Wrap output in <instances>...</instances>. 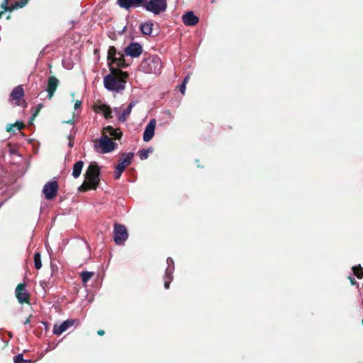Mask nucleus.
<instances>
[{
  "label": "nucleus",
  "instance_id": "nucleus-1",
  "mask_svg": "<svg viewBox=\"0 0 363 363\" xmlns=\"http://www.w3.org/2000/svg\"><path fill=\"white\" fill-rule=\"evenodd\" d=\"M128 74L118 69H112L111 74L104 78V84L108 91L119 92L125 88Z\"/></svg>",
  "mask_w": 363,
  "mask_h": 363
},
{
  "label": "nucleus",
  "instance_id": "nucleus-2",
  "mask_svg": "<svg viewBox=\"0 0 363 363\" xmlns=\"http://www.w3.org/2000/svg\"><path fill=\"white\" fill-rule=\"evenodd\" d=\"M100 169L97 164H91L88 167L83 184L79 187V191H85L89 189H96L99 182Z\"/></svg>",
  "mask_w": 363,
  "mask_h": 363
},
{
  "label": "nucleus",
  "instance_id": "nucleus-3",
  "mask_svg": "<svg viewBox=\"0 0 363 363\" xmlns=\"http://www.w3.org/2000/svg\"><path fill=\"white\" fill-rule=\"evenodd\" d=\"M140 68L145 73L157 74L161 71L162 62L157 56H150L143 60Z\"/></svg>",
  "mask_w": 363,
  "mask_h": 363
},
{
  "label": "nucleus",
  "instance_id": "nucleus-4",
  "mask_svg": "<svg viewBox=\"0 0 363 363\" xmlns=\"http://www.w3.org/2000/svg\"><path fill=\"white\" fill-rule=\"evenodd\" d=\"M117 146V144L113 143L110 138L106 135H101V137L94 142V148L96 152L101 154L108 153L113 151Z\"/></svg>",
  "mask_w": 363,
  "mask_h": 363
},
{
  "label": "nucleus",
  "instance_id": "nucleus-5",
  "mask_svg": "<svg viewBox=\"0 0 363 363\" xmlns=\"http://www.w3.org/2000/svg\"><path fill=\"white\" fill-rule=\"evenodd\" d=\"M25 93L22 85H18L12 90L9 95V101L13 106H21L23 108L27 107V102L24 99Z\"/></svg>",
  "mask_w": 363,
  "mask_h": 363
},
{
  "label": "nucleus",
  "instance_id": "nucleus-6",
  "mask_svg": "<svg viewBox=\"0 0 363 363\" xmlns=\"http://www.w3.org/2000/svg\"><path fill=\"white\" fill-rule=\"evenodd\" d=\"M145 10L155 15H159L166 11L167 0H148L143 5Z\"/></svg>",
  "mask_w": 363,
  "mask_h": 363
},
{
  "label": "nucleus",
  "instance_id": "nucleus-7",
  "mask_svg": "<svg viewBox=\"0 0 363 363\" xmlns=\"http://www.w3.org/2000/svg\"><path fill=\"white\" fill-rule=\"evenodd\" d=\"M133 157V153L128 152L122 155V158L120 160L118 164L116 167L114 172V178L118 179L125 168L131 164L132 159Z\"/></svg>",
  "mask_w": 363,
  "mask_h": 363
},
{
  "label": "nucleus",
  "instance_id": "nucleus-8",
  "mask_svg": "<svg viewBox=\"0 0 363 363\" xmlns=\"http://www.w3.org/2000/svg\"><path fill=\"white\" fill-rule=\"evenodd\" d=\"M128 234L124 225H115L114 241L117 245H122L128 239Z\"/></svg>",
  "mask_w": 363,
  "mask_h": 363
},
{
  "label": "nucleus",
  "instance_id": "nucleus-9",
  "mask_svg": "<svg viewBox=\"0 0 363 363\" xmlns=\"http://www.w3.org/2000/svg\"><path fill=\"white\" fill-rule=\"evenodd\" d=\"M15 294L20 303H29L30 295L26 289V284L24 283L17 285Z\"/></svg>",
  "mask_w": 363,
  "mask_h": 363
},
{
  "label": "nucleus",
  "instance_id": "nucleus-10",
  "mask_svg": "<svg viewBox=\"0 0 363 363\" xmlns=\"http://www.w3.org/2000/svg\"><path fill=\"white\" fill-rule=\"evenodd\" d=\"M95 111L99 113H101L106 118H113V112L118 116L120 114L119 108H115L113 111L111 110L109 106L106 104H101L95 108Z\"/></svg>",
  "mask_w": 363,
  "mask_h": 363
},
{
  "label": "nucleus",
  "instance_id": "nucleus-11",
  "mask_svg": "<svg viewBox=\"0 0 363 363\" xmlns=\"http://www.w3.org/2000/svg\"><path fill=\"white\" fill-rule=\"evenodd\" d=\"M108 59L112 62H116L118 66H123L124 64L123 54L117 52L114 47H110L108 50Z\"/></svg>",
  "mask_w": 363,
  "mask_h": 363
},
{
  "label": "nucleus",
  "instance_id": "nucleus-12",
  "mask_svg": "<svg viewBox=\"0 0 363 363\" xmlns=\"http://www.w3.org/2000/svg\"><path fill=\"white\" fill-rule=\"evenodd\" d=\"M77 320L75 319H68L62 322L60 325L55 324L53 327V333L57 335H61L62 333L67 330L69 328L74 326Z\"/></svg>",
  "mask_w": 363,
  "mask_h": 363
},
{
  "label": "nucleus",
  "instance_id": "nucleus-13",
  "mask_svg": "<svg viewBox=\"0 0 363 363\" xmlns=\"http://www.w3.org/2000/svg\"><path fill=\"white\" fill-rule=\"evenodd\" d=\"M60 81L54 76L49 77L47 82V99H51L59 86Z\"/></svg>",
  "mask_w": 363,
  "mask_h": 363
},
{
  "label": "nucleus",
  "instance_id": "nucleus-14",
  "mask_svg": "<svg viewBox=\"0 0 363 363\" xmlns=\"http://www.w3.org/2000/svg\"><path fill=\"white\" fill-rule=\"evenodd\" d=\"M59 190L58 182L56 179L47 182V200H52L56 197Z\"/></svg>",
  "mask_w": 363,
  "mask_h": 363
},
{
  "label": "nucleus",
  "instance_id": "nucleus-15",
  "mask_svg": "<svg viewBox=\"0 0 363 363\" xmlns=\"http://www.w3.org/2000/svg\"><path fill=\"white\" fill-rule=\"evenodd\" d=\"M155 128L156 120L151 119L146 125L143 133V139L145 142H149L150 140H152L155 135Z\"/></svg>",
  "mask_w": 363,
  "mask_h": 363
},
{
  "label": "nucleus",
  "instance_id": "nucleus-16",
  "mask_svg": "<svg viewBox=\"0 0 363 363\" xmlns=\"http://www.w3.org/2000/svg\"><path fill=\"white\" fill-rule=\"evenodd\" d=\"M143 51V48L139 43H132L125 48V53L132 57H138Z\"/></svg>",
  "mask_w": 363,
  "mask_h": 363
},
{
  "label": "nucleus",
  "instance_id": "nucleus-17",
  "mask_svg": "<svg viewBox=\"0 0 363 363\" xmlns=\"http://www.w3.org/2000/svg\"><path fill=\"white\" fill-rule=\"evenodd\" d=\"M182 20L186 26H193L198 23L199 18L196 16L193 11H187L182 16Z\"/></svg>",
  "mask_w": 363,
  "mask_h": 363
},
{
  "label": "nucleus",
  "instance_id": "nucleus-18",
  "mask_svg": "<svg viewBox=\"0 0 363 363\" xmlns=\"http://www.w3.org/2000/svg\"><path fill=\"white\" fill-rule=\"evenodd\" d=\"M145 0H118V5L123 9H129L130 7L140 6Z\"/></svg>",
  "mask_w": 363,
  "mask_h": 363
},
{
  "label": "nucleus",
  "instance_id": "nucleus-19",
  "mask_svg": "<svg viewBox=\"0 0 363 363\" xmlns=\"http://www.w3.org/2000/svg\"><path fill=\"white\" fill-rule=\"evenodd\" d=\"M102 135H106L107 138L113 137L114 138H120L122 135V133L118 129H114L108 125L103 128Z\"/></svg>",
  "mask_w": 363,
  "mask_h": 363
},
{
  "label": "nucleus",
  "instance_id": "nucleus-20",
  "mask_svg": "<svg viewBox=\"0 0 363 363\" xmlns=\"http://www.w3.org/2000/svg\"><path fill=\"white\" fill-rule=\"evenodd\" d=\"M25 124L22 121H16L13 124H9L6 126V131L9 133L12 132L13 133H16V130H21L25 128Z\"/></svg>",
  "mask_w": 363,
  "mask_h": 363
},
{
  "label": "nucleus",
  "instance_id": "nucleus-21",
  "mask_svg": "<svg viewBox=\"0 0 363 363\" xmlns=\"http://www.w3.org/2000/svg\"><path fill=\"white\" fill-rule=\"evenodd\" d=\"M83 167L84 162L82 161H78L74 164L72 169V176L74 178H78L80 176Z\"/></svg>",
  "mask_w": 363,
  "mask_h": 363
},
{
  "label": "nucleus",
  "instance_id": "nucleus-22",
  "mask_svg": "<svg viewBox=\"0 0 363 363\" xmlns=\"http://www.w3.org/2000/svg\"><path fill=\"white\" fill-rule=\"evenodd\" d=\"M135 106L134 103H130L128 106L118 116V120L121 122L125 121L127 117L130 114L132 108Z\"/></svg>",
  "mask_w": 363,
  "mask_h": 363
},
{
  "label": "nucleus",
  "instance_id": "nucleus-23",
  "mask_svg": "<svg viewBox=\"0 0 363 363\" xmlns=\"http://www.w3.org/2000/svg\"><path fill=\"white\" fill-rule=\"evenodd\" d=\"M23 2H24L23 1H21V4H19L18 2H16V3L15 4V5H14V6H12L11 7H9V6H8L9 0H4L3 3L1 4V9H3L5 11H13L14 9L18 8V6H20V7L23 6H24V5L23 4Z\"/></svg>",
  "mask_w": 363,
  "mask_h": 363
},
{
  "label": "nucleus",
  "instance_id": "nucleus-24",
  "mask_svg": "<svg viewBox=\"0 0 363 363\" xmlns=\"http://www.w3.org/2000/svg\"><path fill=\"white\" fill-rule=\"evenodd\" d=\"M153 23L151 22H146L140 26V30L145 35H150L152 32Z\"/></svg>",
  "mask_w": 363,
  "mask_h": 363
},
{
  "label": "nucleus",
  "instance_id": "nucleus-25",
  "mask_svg": "<svg viewBox=\"0 0 363 363\" xmlns=\"http://www.w3.org/2000/svg\"><path fill=\"white\" fill-rule=\"evenodd\" d=\"M167 267L166 269V277L170 276L173 274L174 271V263L173 259L171 257H168L167 259Z\"/></svg>",
  "mask_w": 363,
  "mask_h": 363
},
{
  "label": "nucleus",
  "instance_id": "nucleus-26",
  "mask_svg": "<svg viewBox=\"0 0 363 363\" xmlns=\"http://www.w3.org/2000/svg\"><path fill=\"white\" fill-rule=\"evenodd\" d=\"M152 151H153L152 148H147V149H143V150H140L138 154H139V157H140V160H146L148 157L149 154L152 152Z\"/></svg>",
  "mask_w": 363,
  "mask_h": 363
},
{
  "label": "nucleus",
  "instance_id": "nucleus-27",
  "mask_svg": "<svg viewBox=\"0 0 363 363\" xmlns=\"http://www.w3.org/2000/svg\"><path fill=\"white\" fill-rule=\"evenodd\" d=\"M352 271L354 274L358 278L362 279L363 278V269L361 267V266L359 264L357 266H354L352 267Z\"/></svg>",
  "mask_w": 363,
  "mask_h": 363
},
{
  "label": "nucleus",
  "instance_id": "nucleus-28",
  "mask_svg": "<svg viewBox=\"0 0 363 363\" xmlns=\"http://www.w3.org/2000/svg\"><path fill=\"white\" fill-rule=\"evenodd\" d=\"M34 264L35 267L37 269H39L42 267V262H41V256L40 252H36L34 255Z\"/></svg>",
  "mask_w": 363,
  "mask_h": 363
},
{
  "label": "nucleus",
  "instance_id": "nucleus-29",
  "mask_svg": "<svg viewBox=\"0 0 363 363\" xmlns=\"http://www.w3.org/2000/svg\"><path fill=\"white\" fill-rule=\"evenodd\" d=\"M94 273L90 272H84L81 274L82 280L84 284H86L88 281L93 277Z\"/></svg>",
  "mask_w": 363,
  "mask_h": 363
},
{
  "label": "nucleus",
  "instance_id": "nucleus-30",
  "mask_svg": "<svg viewBox=\"0 0 363 363\" xmlns=\"http://www.w3.org/2000/svg\"><path fill=\"white\" fill-rule=\"evenodd\" d=\"M15 363H30V360L24 359L22 354H19L14 357Z\"/></svg>",
  "mask_w": 363,
  "mask_h": 363
},
{
  "label": "nucleus",
  "instance_id": "nucleus-31",
  "mask_svg": "<svg viewBox=\"0 0 363 363\" xmlns=\"http://www.w3.org/2000/svg\"><path fill=\"white\" fill-rule=\"evenodd\" d=\"M164 288L166 289H168L169 288V284L171 281L173 280V274L166 277V274L164 275Z\"/></svg>",
  "mask_w": 363,
  "mask_h": 363
},
{
  "label": "nucleus",
  "instance_id": "nucleus-32",
  "mask_svg": "<svg viewBox=\"0 0 363 363\" xmlns=\"http://www.w3.org/2000/svg\"><path fill=\"white\" fill-rule=\"evenodd\" d=\"M43 108V104H40L37 106V107L35 108V110L34 111L33 115H32V118L33 119L38 114V113L40 112V111Z\"/></svg>",
  "mask_w": 363,
  "mask_h": 363
},
{
  "label": "nucleus",
  "instance_id": "nucleus-33",
  "mask_svg": "<svg viewBox=\"0 0 363 363\" xmlns=\"http://www.w3.org/2000/svg\"><path fill=\"white\" fill-rule=\"evenodd\" d=\"M50 268L52 271V275H54L58 270L57 264L52 260L50 261Z\"/></svg>",
  "mask_w": 363,
  "mask_h": 363
},
{
  "label": "nucleus",
  "instance_id": "nucleus-34",
  "mask_svg": "<svg viewBox=\"0 0 363 363\" xmlns=\"http://www.w3.org/2000/svg\"><path fill=\"white\" fill-rule=\"evenodd\" d=\"M8 147H9V152L11 155H16L17 154V149H16V147H13L11 144H8Z\"/></svg>",
  "mask_w": 363,
  "mask_h": 363
},
{
  "label": "nucleus",
  "instance_id": "nucleus-35",
  "mask_svg": "<svg viewBox=\"0 0 363 363\" xmlns=\"http://www.w3.org/2000/svg\"><path fill=\"white\" fill-rule=\"evenodd\" d=\"M68 139H69V143H68V146L69 147H72L73 145H74V143H73V140H74V136L72 135H69L67 136Z\"/></svg>",
  "mask_w": 363,
  "mask_h": 363
},
{
  "label": "nucleus",
  "instance_id": "nucleus-36",
  "mask_svg": "<svg viewBox=\"0 0 363 363\" xmlns=\"http://www.w3.org/2000/svg\"><path fill=\"white\" fill-rule=\"evenodd\" d=\"M179 90H180V92L182 94H185V91H186V84H182L180 85V88H179Z\"/></svg>",
  "mask_w": 363,
  "mask_h": 363
},
{
  "label": "nucleus",
  "instance_id": "nucleus-37",
  "mask_svg": "<svg viewBox=\"0 0 363 363\" xmlns=\"http://www.w3.org/2000/svg\"><path fill=\"white\" fill-rule=\"evenodd\" d=\"M81 104H82V101H79V100H77L74 103V109H78L80 108L81 106Z\"/></svg>",
  "mask_w": 363,
  "mask_h": 363
},
{
  "label": "nucleus",
  "instance_id": "nucleus-38",
  "mask_svg": "<svg viewBox=\"0 0 363 363\" xmlns=\"http://www.w3.org/2000/svg\"><path fill=\"white\" fill-rule=\"evenodd\" d=\"M348 279H350L352 285H356L357 286H359L357 282L355 281V279L354 278H352V277H349Z\"/></svg>",
  "mask_w": 363,
  "mask_h": 363
},
{
  "label": "nucleus",
  "instance_id": "nucleus-39",
  "mask_svg": "<svg viewBox=\"0 0 363 363\" xmlns=\"http://www.w3.org/2000/svg\"><path fill=\"white\" fill-rule=\"evenodd\" d=\"M359 296H360V298L362 301V303L363 305V283H362L361 289H359Z\"/></svg>",
  "mask_w": 363,
  "mask_h": 363
},
{
  "label": "nucleus",
  "instance_id": "nucleus-40",
  "mask_svg": "<svg viewBox=\"0 0 363 363\" xmlns=\"http://www.w3.org/2000/svg\"><path fill=\"white\" fill-rule=\"evenodd\" d=\"M189 76L188 75V76H186V77L184 78V81H183V84H186L188 83V82H189Z\"/></svg>",
  "mask_w": 363,
  "mask_h": 363
},
{
  "label": "nucleus",
  "instance_id": "nucleus-41",
  "mask_svg": "<svg viewBox=\"0 0 363 363\" xmlns=\"http://www.w3.org/2000/svg\"><path fill=\"white\" fill-rule=\"evenodd\" d=\"M97 333L99 335L101 336V335H104L105 333L103 330H98Z\"/></svg>",
  "mask_w": 363,
  "mask_h": 363
},
{
  "label": "nucleus",
  "instance_id": "nucleus-42",
  "mask_svg": "<svg viewBox=\"0 0 363 363\" xmlns=\"http://www.w3.org/2000/svg\"><path fill=\"white\" fill-rule=\"evenodd\" d=\"M42 192H43V194H44L45 195V185L43 186V188L42 189Z\"/></svg>",
  "mask_w": 363,
  "mask_h": 363
},
{
  "label": "nucleus",
  "instance_id": "nucleus-43",
  "mask_svg": "<svg viewBox=\"0 0 363 363\" xmlns=\"http://www.w3.org/2000/svg\"><path fill=\"white\" fill-rule=\"evenodd\" d=\"M41 283V286H43V288L44 289V286H43V284H45L44 282H40Z\"/></svg>",
  "mask_w": 363,
  "mask_h": 363
},
{
  "label": "nucleus",
  "instance_id": "nucleus-44",
  "mask_svg": "<svg viewBox=\"0 0 363 363\" xmlns=\"http://www.w3.org/2000/svg\"><path fill=\"white\" fill-rule=\"evenodd\" d=\"M28 322H29V320L27 319L26 321L25 322V324H27Z\"/></svg>",
  "mask_w": 363,
  "mask_h": 363
}]
</instances>
